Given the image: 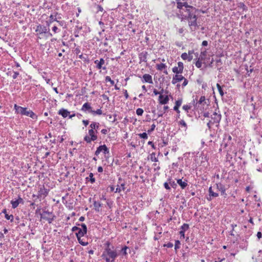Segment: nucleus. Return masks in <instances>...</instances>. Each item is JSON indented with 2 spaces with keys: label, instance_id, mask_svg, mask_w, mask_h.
I'll return each mask as SVG.
<instances>
[{
  "label": "nucleus",
  "instance_id": "72a5a7b5",
  "mask_svg": "<svg viewBox=\"0 0 262 262\" xmlns=\"http://www.w3.org/2000/svg\"><path fill=\"white\" fill-rule=\"evenodd\" d=\"M5 217L7 220H9L11 222H13L14 221V216L12 214L9 215L8 213H6Z\"/></svg>",
  "mask_w": 262,
  "mask_h": 262
},
{
  "label": "nucleus",
  "instance_id": "39448f33",
  "mask_svg": "<svg viewBox=\"0 0 262 262\" xmlns=\"http://www.w3.org/2000/svg\"><path fill=\"white\" fill-rule=\"evenodd\" d=\"M197 19L198 16L195 14V15H193V16L191 18L187 20L188 22V25L192 31H195L196 28L199 27V25L197 23Z\"/></svg>",
  "mask_w": 262,
  "mask_h": 262
},
{
  "label": "nucleus",
  "instance_id": "c756f323",
  "mask_svg": "<svg viewBox=\"0 0 262 262\" xmlns=\"http://www.w3.org/2000/svg\"><path fill=\"white\" fill-rule=\"evenodd\" d=\"M157 69L159 71H162L163 69H166V66L164 63H161L156 65Z\"/></svg>",
  "mask_w": 262,
  "mask_h": 262
},
{
  "label": "nucleus",
  "instance_id": "ddd939ff",
  "mask_svg": "<svg viewBox=\"0 0 262 262\" xmlns=\"http://www.w3.org/2000/svg\"><path fill=\"white\" fill-rule=\"evenodd\" d=\"M222 116L220 114H217L216 112H214L212 115L211 116V120L214 123H219L221 119Z\"/></svg>",
  "mask_w": 262,
  "mask_h": 262
},
{
  "label": "nucleus",
  "instance_id": "e433bc0d",
  "mask_svg": "<svg viewBox=\"0 0 262 262\" xmlns=\"http://www.w3.org/2000/svg\"><path fill=\"white\" fill-rule=\"evenodd\" d=\"M91 114H92L93 115H102V110L100 108V109H97L96 111H91Z\"/></svg>",
  "mask_w": 262,
  "mask_h": 262
},
{
  "label": "nucleus",
  "instance_id": "e2e57ef3",
  "mask_svg": "<svg viewBox=\"0 0 262 262\" xmlns=\"http://www.w3.org/2000/svg\"><path fill=\"white\" fill-rule=\"evenodd\" d=\"M121 191V189L120 188V185L119 184H117V188L115 191V193H117V192H120Z\"/></svg>",
  "mask_w": 262,
  "mask_h": 262
},
{
  "label": "nucleus",
  "instance_id": "864d4df0",
  "mask_svg": "<svg viewBox=\"0 0 262 262\" xmlns=\"http://www.w3.org/2000/svg\"><path fill=\"white\" fill-rule=\"evenodd\" d=\"M156 127V125L155 124H153L151 125L150 128L147 130L148 134H150L151 132H152Z\"/></svg>",
  "mask_w": 262,
  "mask_h": 262
},
{
  "label": "nucleus",
  "instance_id": "473e14b6",
  "mask_svg": "<svg viewBox=\"0 0 262 262\" xmlns=\"http://www.w3.org/2000/svg\"><path fill=\"white\" fill-rule=\"evenodd\" d=\"M11 204H12V207L13 209L17 208L18 207V206L19 205V202H18L17 200H15V201H13V200L11 201Z\"/></svg>",
  "mask_w": 262,
  "mask_h": 262
},
{
  "label": "nucleus",
  "instance_id": "aec40b11",
  "mask_svg": "<svg viewBox=\"0 0 262 262\" xmlns=\"http://www.w3.org/2000/svg\"><path fill=\"white\" fill-rule=\"evenodd\" d=\"M187 182L188 181L187 180L183 181L182 179H179L177 180V183L179 185L182 189H185L187 187L188 185Z\"/></svg>",
  "mask_w": 262,
  "mask_h": 262
},
{
  "label": "nucleus",
  "instance_id": "8fccbe9b",
  "mask_svg": "<svg viewBox=\"0 0 262 262\" xmlns=\"http://www.w3.org/2000/svg\"><path fill=\"white\" fill-rule=\"evenodd\" d=\"M178 67L179 68V69L183 72V70H184L183 63L181 61H179L178 62Z\"/></svg>",
  "mask_w": 262,
  "mask_h": 262
},
{
  "label": "nucleus",
  "instance_id": "7ed1b4c3",
  "mask_svg": "<svg viewBox=\"0 0 262 262\" xmlns=\"http://www.w3.org/2000/svg\"><path fill=\"white\" fill-rule=\"evenodd\" d=\"M14 109L15 110V113L16 114L29 116L33 119H36L37 118V116L34 112L31 110H28L27 107H23L15 104L14 105Z\"/></svg>",
  "mask_w": 262,
  "mask_h": 262
},
{
  "label": "nucleus",
  "instance_id": "f03ea898",
  "mask_svg": "<svg viewBox=\"0 0 262 262\" xmlns=\"http://www.w3.org/2000/svg\"><path fill=\"white\" fill-rule=\"evenodd\" d=\"M118 255L114 246H112V248H104L101 257L105 262H114Z\"/></svg>",
  "mask_w": 262,
  "mask_h": 262
},
{
  "label": "nucleus",
  "instance_id": "f8f14e48",
  "mask_svg": "<svg viewBox=\"0 0 262 262\" xmlns=\"http://www.w3.org/2000/svg\"><path fill=\"white\" fill-rule=\"evenodd\" d=\"M189 228V226L188 224L184 223L181 226L180 229L181 230L179 232V234H180L181 237L184 238H185V232Z\"/></svg>",
  "mask_w": 262,
  "mask_h": 262
},
{
  "label": "nucleus",
  "instance_id": "7c9ffc66",
  "mask_svg": "<svg viewBox=\"0 0 262 262\" xmlns=\"http://www.w3.org/2000/svg\"><path fill=\"white\" fill-rule=\"evenodd\" d=\"M172 71L174 73L176 74V75L181 74L183 73V72L180 70L178 67H174L172 69Z\"/></svg>",
  "mask_w": 262,
  "mask_h": 262
},
{
  "label": "nucleus",
  "instance_id": "423d86ee",
  "mask_svg": "<svg viewBox=\"0 0 262 262\" xmlns=\"http://www.w3.org/2000/svg\"><path fill=\"white\" fill-rule=\"evenodd\" d=\"M76 225L81 227V228L79 227V229L77 230L78 232L75 233L76 237L83 236L87 233V227L85 224L76 223Z\"/></svg>",
  "mask_w": 262,
  "mask_h": 262
},
{
  "label": "nucleus",
  "instance_id": "c03bdc74",
  "mask_svg": "<svg viewBox=\"0 0 262 262\" xmlns=\"http://www.w3.org/2000/svg\"><path fill=\"white\" fill-rule=\"evenodd\" d=\"M205 104H206V98H205V97L204 96H202L200 98V100H199V102L198 103L199 104H202L203 103H204Z\"/></svg>",
  "mask_w": 262,
  "mask_h": 262
},
{
  "label": "nucleus",
  "instance_id": "f257e3e1",
  "mask_svg": "<svg viewBox=\"0 0 262 262\" xmlns=\"http://www.w3.org/2000/svg\"><path fill=\"white\" fill-rule=\"evenodd\" d=\"M177 8L179 10V18L182 20L191 18L199 11L198 9L189 5L188 2H181V0H176Z\"/></svg>",
  "mask_w": 262,
  "mask_h": 262
},
{
  "label": "nucleus",
  "instance_id": "4be33fe9",
  "mask_svg": "<svg viewBox=\"0 0 262 262\" xmlns=\"http://www.w3.org/2000/svg\"><path fill=\"white\" fill-rule=\"evenodd\" d=\"M102 203L100 202L94 201L93 205L96 211L99 212L100 210V208L102 206Z\"/></svg>",
  "mask_w": 262,
  "mask_h": 262
},
{
  "label": "nucleus",
  "instance_id": "5701e85b",
  "mask_svg": "<svg viewBox=\"0 0 262 262\" xmlns=\"http://www.w3.org/2000/svg\"><path fill=\"white\" fill-rule=\"evenodd\" d=\"M128 248H129L126 246H124L123 247H122L119 253H118L119 255H121L122 256H126L127 255V250Z\"/></svg>",
  "mask_w": 262,
  "mask_h": 262
},
{
  "label": "nucleus",
  "instance_id": "a18cd8bd",
  "mask_svg": "<svg viewBox=\"0 0 262 262\" xmlns=\"http://www.w3.org/2000/svg\"><path fill=\"white\" fill-rule=\"evenodd\" d=\"M143 112H144V111L141 108H138L136 110V114L138 116H142L143 115Z\"/></svg>",
  "mask_w": 262,
  "mask_h": 262
},
{
  "label": "nucleus",
  "instance_id": "a211bd4d",
  "mask_svg": "<svg viewBox=\"0 0 262 262\" xmlns=\"http://www.w3.org/2000/svg\"><path fill=\"white\" fill-rule=\"evenodd\" d=\"M183 79H184V77L182 75H181V74L180 75V74L175 75L172 77V80L171 83L173 84H175L177 82L183 80Z\"/></svg>",
  "mask_w": 262,
  "mask_h": 262
},
{
  "label": "nucleus",
  "instance_id": "ea45409f",
  "mask_svg": "<svg viewBox=\"0 0 262 262\" xmlns=\"http://www.w3.org/2000/svg\"><path fill=\"white\" fill-rule=\"evenodd\" d=\"M150 160L152 161H155V162H158V158L156 157V154L155 152H152L150 155Z\"/></svg>",
  "mask_w": 262,
  "mask_h": 262
},
{
  "label": "nucleus",
  "instance_id": "c85d7f7f",
  "mask_svg": "<svg viewBox=\"0 0 262 262\" xmlns=\"http://www.w3.org/2000/svg\"><path fill=\"white\" fill-rule=\"evenodd\" d=\"M90 126L91 128V129H93V130H97L99 128V123L98 122H93L90 124Z\"/></svg>",
  "mask_w": 262,
  "mask_h": 262
},
{
  "label": "nucleus",
  "instance_id": "0e129e2a",
  "mask_svg": "<svg viewBox=\"0 0 262 262\" xmlns=\"http://www.w3.org/2000/svg\"><path fill=\"white\" fill-rule=\"evenodd\" d=\"M183 80L184 81H183V82L182 85L183 87H184L187 85L188 81L187 79H186L185 77H184V79H183Z\"/></svg>",
  "mask_w": 262,
  "mask_h": 262
},
{
  "label": "nucleus",
  "instance_id": "09e8293b",
  "mask_svg": "<svg viewBox=\"0 0 262 262\" xmlns=\"http://www.w3.org/2000/svg\"><path fill=\"white\" fill-rule=\"evenodd\" d=\"M105 81L106 82H110V83L112 85H114V83H115L114 81L112 80L111 77L108 76H107L105 77Z\"/></svg>",
  "mask_w": 262,
  "mask_h": 262
},
{
  "label": "nucleus",
  "instance_id": "79ce46f5",
  "mask_svg": "<svg viewBox=\"0 0 262 262\" xmlns=\"http://www.w3.org/2000/svg\"><path fill=\"white\" fill-rule=\"evenodd\" d=\"M89 177H90V181L92 184H93L95 182V179L94 178V174L93 173L91 172L89 174Z\"/></svg>",
  "mask_w": 262,
  "mask_h": 262
},
{
  "label": "nucleus",
  "instance_id": "393cba45",
  "mask_svg": "<svg viewBox=\"0 0 262 262\" xmlns=\"http://www.w3.org/2000/svg\"><path fill=\"white\" fill-rule=\"evenodd\" d=\"M182 103V99L180 98L176 100L175 102V105L173 107V110L178 111L179 107L181 105Z\"/></svg>",
  "mask_w": 262,
  "mask_h": 262
},
{
  "label": "nucleus",
  "instance_id": "0eeeda50",
  "mask_svg": "<svg viewBox=\"0 0 262 262\" xmlns=\"http://www.w3.org/2000/svg\"><path fill=\"white\" fill-rule=\"evenodd\" d=\"M101 152H102L105 155L110 153L109 149L107 147L105 144L100 145L98 147L95 152V155L98 156Z\"/></svg>",
  "mask_w": 262,
  "mask_h": 262
},
{
  "label": "nucleus",
  "instance_id": "de8ad7c7",
  "mask_svg": "<svg viewBox=\"0 0 262 262\" xmlns=\"http://www.w3.org/2000/svg\"><path fill=\"white\" fill-rule=\"evenodd\" d=\"M164 188L166 189V190H171V188L170 187V184L169 183V182L167 181V182H166L164 183Z\"/></svg>",
  "mask_w": 262,
  "mask_h": 262
},
{
  "label": "nucleus",
  "instance_id": "4c0bfd02",
  "mask_svg": "<svg viewBox=\"0 0 262 262\" xmlns=\"http://www.w3.org/2000/svg\"><path fill=\"white\" fill-rule=\"evenodd\" d=\"M238 7L242 9L243 11H247L248 10V7L245 5L244 3H240L239 4Z\"/></svg>",
  "mask_w": 262,
  "mask_h": 262
},
{
  "label": "nucleus",
  "instance_id": "bb28decb",
  "mask_svg": "<svg viewBox=\"0 0 262 262\" xmlns=\"http://www.w3.org/2000/svg\"><path fill=\"white\" fill-rule=\"evenodd\" d=\"M195 193L194 191H193L192 190H190L189 188H187V190L186 191V196L187 198H189L191 195H194Z\"/></svg>",
  "mask_w": 262,
  "mask_h": 262
},
{
  "label": "nucleus",
  "instance_id": "c9c22d12",
  "mask_svg": "<svg viewBox=\"0 0 262 262\" xmlns=\"http://www.w3.org/2000/svg\"><path fill=\"white\" fill-rule=\"evenodd\" d=\"M216 87L217 88V90L219 91V92L221 96H223L224 95V93L223 92V89L222 86L219 84H216Z\"/></svg>",
  "mask_w": 262,
  "mask_h": 262
},
{
  "label": "nucleus",
  "instance_id": "1a4fd4ad",
  "mask_svg": "<svg viewBox=\"0 0 262 262\" xmlns=\"http://www.w3.org/2000/svg\"><path fill=\"white\" fill-rule=\"evenodd\" d=\"M216 186L217 190L221 192V195H224L226 198L227 194L226 193V189L225 186L221 183H216Z\"/></svg>",
  "mask_w": 262,
  "mask_h": 262
},
{
  "label": "nucleus",
  "instance_id": "6ab92c4d",
  "mask_svg": "<svg viewBox=\"0 0 262 262\" xmlns=\"http://www.w3.org/2000/svg\"><path fill=\"white\" fill-rule=\"evenodd\" d=\"M208 192H209V197L207 198V199L208 201H211L212 200L213 198H216L219 196V194L217 193L213 192L211 186H210L209 188Z\"/></svg>",
  "mask_w": 262,
  "mask_h": 262
},
{
  "label": "nucleus",
  "instance_id": "dca6fc26",
  "mask_svg": "<svg viewBox=\"0 0 262 262\" xmlns=\"http://www.w3.org/2000/svg\"><path fill=\"white\" fill-rule=\"evenodd\" d=\"M148 56V53L147 51H143L139 53V58L140 60V62H147V58Z\"/></svg>",
  "mask_w": 262,
  "mask_h": 262
},
{
  "label": "nucleus",
  "instance_id": "774afa93",
  "mask_svg": "<svg viewBox=\"0 0 262 262\" xmlns=\"http://www.w3.org/2000/svg\"><path fill=\"white\" fill-rule=\"evenodd\" d=\"M153 166H154V170H159L160 169V167L157 165V163H154L153 164Z\"/></svg>",
  "mask_w": 262,
  "mask_h": 262
},
{
  "label": "nucleus",
  "instance_id": "a19ab883",
  "mask_svg": "<svg viewBox=\"0 0 262 262\" xmlns=\"http://www.w3.org/2000/svg\"><path fill=\"white\" fill-rule=\"evenodd\" d=\"M181 243L179 240L175 241L174 249L177 251L178 249L180 248Z\"/></svg>",
  "mask_w": 262,
  "mask_h": 262
},
{
  "label": "nucleus",
  "instance_id": "6e6d98bb",
  "mask_svg": "<svg viewBox=\"0 0 262 262\" xmlns=\"http://www.w3.org/2000/svg\"><path fill=\"white\" fill-rule=\"evenodd\" d=\"M57 22L59 24V25L60 26H61L63 27H66V23L65 21H64V20L59 21V20H57Z\"/></svg>",
  "mask_w": 262,
  "mask_h": 262
},
{
  "label": "nucleus",
  "instance_id": "9d476101",
  "mask_svg": "<svg viewBox=\"0 0 262 262\" xmlns=\"http://www.w3.org/2000/svg\"><path fill=\"white\" fill-rule=\"evenodd\" d=\"M48 27L39 24L37 26L35 32L39 34H45L48 32Z\"/></svg>",
  "mask_w": 262,
  "mask_h": 262
},
{
  "label": "nucleus",
  "instance_id": "680f3d73",
  "mask_svg": "<svg viewBox=\"0 0 262 262\" xmlns=\"http://www.w3.org/2000/svg\"><path fill=\"white\" fill-rule=\"evenodd\" d=\"M228 144L229 143L227 141H225V142H224L223 140L221 144V146L223 147V148H226L228 146Z\"/></svg>",
  "mask_w": 262,
  "mask_h": 262
},
{
  "label": "nucleus",
  "instance_id": "6e6552de",
  "mask_svg": "<svg viewBox=\"0 0 262 262\" xmlns=\"http://www.w3.org/2000/svg\"><path fill=\"white\" fill-rule=\"evenodd\" d=\"M49 192V189L46 188L44 186L40 187L38 191L37 198H40L42 196H43L44 198L47 196L48 195Z\"/></svg>",
  "mask_w": 262,
  "mask_h": 262
},
{
  "label": "nucleus",
  "instance_id": "4d7b16f0",
  "mask_svg": "<svg viewBox=\"0 0 262 262\" xmlns=\"http://www.w3.org/2000/svg\"><path fill=\"white\" fill-rule=\"evenodd\" d=\"M105 248H112V245H111V243L109 242H106L104 244Z\"/></svg>",
  "mask_w": 262,
  "mask_h": 262
},
{
  "label": "nucleus",
  "instance_id": "49530a36",
  "mask_svg": "<svg viewBox=\"0 0 262 262\" xmlns=\"http://www.w3.org/2000/svg\"><path fill=\"white\" fill-rule=\"evenodd\" d=\"M84 141H85L87 143H90L92 141L91 140V138H90V136H88V135H86L84 136V139H83Z\"/></svg>",
  "mask_w": 262,
  "mask_h": 262
},
{
  "label": "nucleus",
  "instance_id": "603ef678",
  "mask_svg": "<svg viewBox=\"0 0 262 262\" xmlns=\"http://www.w3.org/2000/svg\"><path fill=\"white\" fill-rule=\"evenodd\" d=\"M179 124L181 125L182 126L186 128L187 127V124L186 123V122H185V121L184 120H180L179 122Z\"/></svg>",
  "mask_w": 262,
  "mask_h": 262
},
{
  "label": "nucleus",
  "instance_id": "f3484780",
  "mask_svg": "<svg viewBox=\"0 0 262 262\" xmlns=\"http://www.w3.org/2000/svg\"><path fill=\"white\" fill-rule=\"evenodd\" d=\"M142 82H147L148 83L152 84L153 83L152 80V77L150 75L148 74H145L143 75L142 77Z\"/></svg>",
  "mask_w": 262,
  "mask_h": 262
},
{
  "label": "nucleus",
  "instance_id": "2f4dec72",
  "mask_svg": "<svg viewBox=\"0 0 262 262\" xmlns=\"http://www.w3.org/2000/svg\"><path fill=\"white\" fill-rule=\"evenodd\" d=\"M206 54H207V51L206 50H205L204 51H202L201 52L200 57L198 58L199 59H201V60H204L205 57L206 56Z\"/></svg>",
  "mask_w": 262,
  "mask_h": 262
},
{
  "label": "nucleus",
  "instance_id": "052dcab7",
  "mask_svg": "<svg viewBox=\"0 0 262 262\" xmlns=\"http://www.w3.org/2000/svg\"><path fill=\"white\" fill-rule=\"evenodd\" d=\"M173 245L172 243L168 242L167 244H165L164 245V247H166L167 248H172L173 247Z\"/></svg>",
  "mask_w": 262,
  "mask_h": 262
},
{
  "label": "nucleus",
  "instance_id": "20e7f679",
  "mask_svg": "<svg viewBox=\"0 0 262 262\" xmlns=\"http://www.w3.org/2000/svg\"><path fill=\"white\" fill-rule=\"evenodd\" d=\"M40 215L41 218L47 221L49 224H51L56 217L52 211L49 210H43Z\"/></svg>",
  "mask_w": 262,
  "mask_h": 262
},
{
  "label": "nucleus",
  "instance_id": "bf43d9fd",
  "mask_svg": "<svg viewBox=\"0 0 262 262\" xmlns=\"http://www.w3.org/2000/svg\"><path fill=\"white\" fill-rule=\"evenodd\" d=\"M181 57L183 60H186L188 58V54L186 53H183L182 54Z\"/></svg>",
  "mask_w": 262,
  "mask_h": 262
},
{
  "label": "nucleus",
  "instance_id": "b1692460",
  "mask_svg": "<svg viewBox=\"0 0 262 262\" xmlns=\"http://www.w3.org/2000/svg\"><path fill=\"white\" fill-rule=\"evenodd\" d=\"M57 14H58V13L56 12L55 15H56ZM55 16H54L53 14H51L49 16V20L48 21H47V23L48 24V26H49L50 24L52 23L53 21H57V18H56ZM60 18L61 17H58V18Z\"/></svg>",
  "mask_w": 262,
  "mask_h": 262
},
{
  "label": "nucleus",
  "instance_id": "412c9836",
  "mask_svg": "<svg viewBox=\"0 0 262 262\" xmlns=\"http://www.w3.org/2000/svg\"><path fill=\"white\" fill-rule=\"evenodd\" d=\"M70 114V112L64 108H61L58 111V114L61 115L63 118L68 117Z\"/></svg>",
  "mask_w": 262,
  "mask_h": 262
},
{
  "label": "nucleus",
  "instance_id": "58836bf2",
  "mask_svg": "<svg viewBox=\"0 0 262 262\" xmlns=\"http://www.w3.org/2000/svg\"><path fill=\"white\" fill-rule=\"evenodd\" d=\"M138 136L141 139H147L148 138L147 134L145 132L139 134Z\"/></svg>",
  "mask_w": 262,
  "mask_h": 262
},
{
  "label": "nucleus",
  "instance_id": "cd10ccee",
  "mask_svg": "<svg viewBox=\"0 0 262 262\" xmlns=\"http://www.w3.org/2000/svg\"><path fill=\"white\" fill-rule=\"evenodd\" d=\"M82 236H79L78 237H77L78 243L82 246H85L88 245V242H85L83 240V239H82L81 237Z\"/></svg>",
  "mask_w": 262,
  "mask_h": 262
},
{
  "label": "nucleus",
  "instance_id": "37998d69",
  "mask_svg": "<svg viewBox=\"0 0 262 262\" xmlns=\"http://www.w3.org/2000/svg\"><path fill=\"white\" fill-rule=\"evenodd\" d=\"M202 61L203 60H201V59H199L198 58V60L196 61L195 64V66L198 68H201L202 67Z\"/></svg>",
  "mask_w": 262,
  "mask_h": 262
},
{
  "label": "nucleus",
  "instance_id": "9b49d317",
  "mask_svg": "<svg viewBox=\"0 0 262 262\" xmlns=\"http://www.w3.org/2000/svg\"><path fill=\"white\" fill-rule=\"evenodd\" d=\"M94 63L96 64V68L98 69L106 70V67H103L102 66L105 63V60L103 58H100V60H96L94 61Z\"/></svg>",
  "mask_w": 262,
  "mask_h": 262
},
{
  "label": "nucleus",
  "instance_id": "2eb2a0df",
  "mask_svg": "<svg viewBox=\"0 0 262 262\" xmlns=\"http://www.w3.org/2000/svg\"><path fill=\"white\" fill-rule=\"evenodd\" d=\"M169 100V99L167 95H160L159 96V101L161 104H166L168 102Z\"/></svg>",
  "mask_w": 262,
  "mask_h": 262
},
{
  "label": "nucleus",
  "instance_id": "4468645a",
  "mask_svg": "<svg viewBox=\"0 0 262 262\" xmlns=\"http://www.w3.org/2000/svg\"><path fill=\"white\" fill-rule=\"evenodd\" d=\"M81 110L84 112L85 113H91V111H93L92 108L90 105V103L89 102H85L84 103L81 108Z\"/></svg>",
  "mask_w": 262,
  "mask_h": 262
},
{
  "label": "nucleus",
  "instance_id": "a878e982",
  "mask_svg": "<svg viewBox=\"0 0 262 262\" xmlns=\"http://www.w3.org/2000/svg\"><path fill=\"white\" fill-rule=\"evenodd\" d=\"M167 181L169 182V183L171 187L174 189L177 188L178 183L173 181L171 178H169L167 180Z\"/></svg>",
  "mask_w": 262,
  "mask_h": 262
},
{
  "label": "nucleus",
  "instance_id": "338daca9",
  "mask_svg": "<svg viewBox=\"0 0 262 262\" xmlns=\"http://www.w3.org/2000/svg\"><path fill=\"white\" fill-rule=\"evenodd\" d=\"M17 201H18V202H19V204H24V201L23 199L20 196H18V198L17 199Z\"/></svg>",
  "mask_w": 262,
  "mask_h": 262
},
{
  "label": "nucleus",
  "instance_id": "13d9d810",
  "mask_svg": "<svg viewBox=\"0 0 262 262\" xmlns=\"http://www.w3.org/2000/svg\"><path fill=\"white\" fill-rule=\"evenodd\" d=\"M116 116H117L116 115H114V116L110 115L108 116V118L110 120H112V121L113 122H114L116 120Z\"/></svg>",
  "mask_w": 262,
  "mask_h": 262
},
{
  "label": "nucleus",
  "instance_id": "3c124183",
  "mask_svg": "<svg viewBox=\"0 0 262 262\" xmlns=\"http://www.w3.org/2000/svg\"><path fill=\"white\" fill-rule=\"evenodd\" d=\"M191 108V106L188 104L184 105L183 106V109L186 111L187 112H188V111Z\"/></svg>",
  "mask_w": 262,
  "mask_h": 262
},
{
  "label": "nucleus",
  "instance_id": "69168bd1",
  "mask_svg": "<svg viewBox=\"0 0 262 262\" xmlns=\"http://www.w3.org/2000/svg\"><path fill=\"white\" fill-rule=\"evenodd\" d=\"M90 138L92 141H94L97 139V136L95 134L90 136Z\"/></svg>",
  "mask_w": 262,
  "mask_h": 262
},
{
  "label": "nucleus",
  "instance_id": "5fc2aeb1",
  "mask_svg": "<svg viewBox=\"0 0 262 262\" xmlns=\"http://www.w3.org/2000/svg\"><path fill=\"white\" fill-rule=\"evenodd\" d=\"M97 133V130L96 132H95L94 130L91 128L89 130V136H91L92 135L96 134Z\"/></svg>",
  "mask_w": 262,
  "mask_h": 262
},
{
  "label": "nucleus",
  "instance_id": "f704fd0d",
  "mask_svg": "<svg viewBox=\"0 0 262 262\" xmlns=\"http://www.w3.org/2000/svg\"><path fill=\"white\" fill-rule=\"evenodd\" d=\"M231 139H232V137L231 136H230L229 135H224V137L223 138L224 142H225V141H227L229 143L231 141Z\"/></svg>",
  "mask_w": 262,
  "mask_h": 262
}]
</instances>
